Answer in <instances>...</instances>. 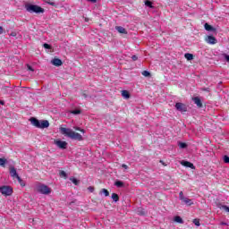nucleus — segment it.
<instances>
[{"label": "nucleus", "instance_id": "1", "mask_svg": "<svg viewBox=\"0 0 229 229\" xmlns=\"http://www.w3.org/2000/svg\"><path fill=\"white\" fill-rule=\"evenodd\" d=\"M60 131L63 135H65V137H68L69 139H72V140H83V136L81 134L72 131V129L61 127Z\"/></svg>", "mask_w": 229, "mask_h": 229}, {"label": "nucleus", "instance_id": "2", "mask_svg": "<svg viewBox=\"0 0 229 229\" xmlns=\"http://www.w3.org/2000/svg\"><path fill=\"white\" fill-rule=\"evenodd\" d=\"M25 10L29 12V13H44V8L37 4H25Z\"/></svg>", "mask_w": 229, "mask_h": 229}, {"label": "nucleus", "instance_id": "3", "mask_svg": "<svg viewBox=\"0 0 229 229\" xmlns=\"http://www.w3.org/2000/svg\"><path fill=\"white\" fill-rule=\"evenodd\" d=\"M9 173L10 175L12 176V178H13V180H18L20 185H21V187H26V183L24 182V181H22V179L21 178V176H19V174H17V169H15L14 166H10L9 168Z\"/></svg>", "mask_w": 229, "mask_h": 229}, {"label": "nucleus", "instance_id": "4", "mask_svg": "<svg viewBox=\"0 0 229 229\" xmlns=\"http://www.w3.org/2000/svg\"><path fill=\"white\" fill-rule=\"evenodd\" d=\"M36 191H38L40 194H51V189L49 187H47V185L45 184H38L36 186Z\"/></svg>", "mask_w": 229, "mask_h": 229}, {"label": "nucleus", "instance_id": "5", "mask_svg": "<svg viewBox=\"0 0 229 229\" xmlns=\"http://www.w3.org/2000/svg\"><path fill=\"white\" fill-rule=\"evenodd\" d=\"M179 199H181V201L182 203H184L185 205H187L188 207H191V205H194V203L192 202V200L185 196H183V191H180L179 193Z\"/></svg>", "mask_w": 229, "mask_h": 229}, {"label": "nucleus", "instance_id": "6", "mask_svg": "<svg viewBox=\"0 0 229 229\" xmlns=\"http://www.w3.org/2000/svg\"><path fill=\"white\" fill-rule=\"evenodd\" d=\"M0 192L4 196H12V192H13V190L10 186H2L0 187Z\"/></svg>", "mask_w": 229, "mask_h": 229}, {"label": "nucleus", "instance_id": "7", "mask_svg": "<svg viewBox=\"0 0 229 229\" xmlns=\"http://www.w3.org/2000/svg\"><path fill=\"white\" fill-rule=\"evenodd\" d=\"M54 144L55 146H58L60 149H67V142L66 141H62L60 140H55Z\"/></svg>", "mask_w": 229, "mask_h": 229}, {"label": "nucleus", "instance_id": "8", "mask_svg": "<svg viewBox=\"0 0 229 229\" xmlns=\"http://www.w3.org/2000/svg\"><path fill=\"white\" fill-rule=\"evenodd\" d=\"M175 108L178 110V112H187V106L182 103H176Z\"/></svg>", "mask_w": 229, "mask_h": 229}, {"label": "nucleus", "instance_id": "9", "mask_svg": "<svg viewBox=\"0 0 229 229\" xmlns=\"http://www.w3.org/2000/svg\"><path fill=\"white\" fill-rule=\"evenodd\" d=\"M50 63L52 64V65H55V67H60L64 64V62H62L60 58H54L51 60Z\"/></svg>", "mask_w": 229, "mask_h": 229}, {"label": "nucleus", "instance_id": "10", "mask_svg": "<svg viewBox=\"0 0 229 229\" xmlns=\"http://www.w3.org/2000/svg\"><path fill=\"white\" fill-rule=\"evenodd\" d=\"M206 42H208V44H217V39H216V37L214 36H207L206 38Z\"/></svg>", "mask_w": 229, "mask_h": 229}, {"label": "nucleus", "instance_id": "11", "mask_svg": "<svg viewBox=\"0 0 229 229\" xmlns=\"http://www.w3.org/2000/svg\"><path fill=\"white\" fill-rule=\"evenodd\" d=\"M30 123H31V124H32L33 126H35L36 128H39V126H40V121H38V119H37V118H35V117H31V118L30 119Z\"/></svg>", "mask_w": 229, "mask_h": 229}, {"label": "nucleus", "instance_id": "12", "mask_svg": "<svg viewBox=\"0 0 229 229\" xmlns=\"http://www.w3.org/2000/svg\"><path fill=\"white\" fill-rule=\"evenodd\" d=\"M181 165H184V167H190V169H196V166H194V164L189 161H182Z\"/></svg>", "mask_w": 229, "mask_h": 229}, {"label": "nucleus", "instance_id": "13", "mask_svg": "<svg viewBox=\"0 0 229 229\" xmlns=\"http://www.w3.org/2000/svg\"><path fill=\"white\" fill-rule=\"evenodd\" d=\"M39 128L44 130V128H49V121L47 120H42L39 122Z\"/></svg>", "mask_w": 229, "mask_h": 229}, {"label": "nucleus", "instance_id": "14", "mask_svg": "<svg viewBox=\"0 0 229 229\" xmlns=\"http://www.w3.org/2000/svg\"><path fill=\"white\" fill-rule=\"evenodd\" d=\"M115 30L116 31H118V33H121L122 35H128V31L123 27L116 26Z\"/></svg>", "mask_w": 229, "mask_h": 229}, {"label": "nucleus", "instance_id": "15", "mask_svg": "<svg viewBox=\"0 0 229 229\" xmlns=\"http://www.w3.org/2000/svg\"><path fill=\"white\" fill-rule=\"evenodd\" d=\"M192 99H193L195 105H197V106H198L199 108H202V107H203V103H201V99H199V97H195V98H193Z\"/></svg>", "mask_w": 229, "mask_h": 229}, {"label": "nucleus", "instance_id": "16", "mask_svg": "<svg viewBox=\"0 0 229 229\" xmlns=\"http://www.w3.org/2000/svg\"><path fill=\"white\" fill-rule=\"evenodd\" d=\"M204 28L206 30V31H213L216 32V28H214L212 25L208 24V23H205L204 24Z\"/></svg>", "mask_w": 229, "mask_h": 229}, {"label": "nucleus", "instance_id": "17", "mask_svg": "<svg viewBox=\"0 0 229 229\" xmlns=\"http://www.w3.org/2000/svg\"><path fill=\"white\" fill-rule=\"evenodd\" d=\"M217 208H224L225 212L229 213V208L226 205H222L221 203L216 204Z\"/></svg>", "mask_w": 229, "mask_h": 229}, {"label": "nucleus", "instance_id": "18", "mask_svg": "<svg viewBox=\"0 0 229 229\" xmlns=\"http://www.w3.org/2000/svg\"><path fill=\"white\" fill-rule=\"evenodd\" d=\"M122 96L125 99H130V98H131L130 92L128 90H122Z\"/></svg>", "mask_w": 229, "mask_h": 229}, {"label": "nucleus", "instance_id": "19", "mask_svg": "<svg viewBox=\"0 0 229 229\" xmlns=\"http://www.w3.org/2000/svg\"><path fill=\"white\" fill-rule=\"evenodd\" d=\"M43 47L50 52L53 51V47L47 43L43 44Z\"/></svg>", "mask_w": 229, "mask_h": 229}, {"label": "nucleus", "instance_id": "20", "mask_svg": "<svg viewBox=\"0 0 229 229\" xmlns=\"http://www.w3.org/2000/svg\"><path fill=\"white\" fill-rule=\"evenodd\" d=\"M70 181L72 182V183H74V185H80V181L74 177H71Z\"/></svg>", "mask_w": 229, "mask_h": 229}, {"label": "nucleus", "instance_id": "21", "mask_svg": "<svg viewBox=\"0 0 229 229\" xmlns=\"http://www.w3.org/2000/svg\"><path fill=\"white\" fill-rule=\"evenodd\" d=\"M145 5H147L148 8H153V2L150 0H145Z\"/></svg>", "mask_w": 229, "mask_h": 229}, {"label": "nucleus", "instance_id": "22", "mask_svg": "<svg viewBox=\"0 0 229 229\" xmlns=\"http://www.w3.org/2000/svg\"><path fill=\"white\" fill-rule=\"evenodd\" d=\"M70 114H73V115H80V114H81V110L80 109L72 110V111H70Z\"/></svg>", "mask_w": 229, "mask_h": 229}, {"label": "nucleus", "instance_id": "23", "mask_svg": "<svg viewBox=\"0 0 229 229\" xmlns=\"http://www.w3.org/2000/svg\"><path fill=\"white\" fill-rule=\"evenodd\" d=\"M175 223H180L181 225H183V219H182L180 216H175L174 217Z\"/></svg>", "mask_w": 229, "mask_h": 229}, {"label": "nucleus", "instance_id": "24", "mask_svg": "<svg viewBox=\"0 0 229 229\" xmlns=\"http://www.w3.org/2000/svg\"><path fill=\"white\" fill-rule=\"evenodd\" d=\"M0 165L1 167H4V165H6V158L0 157Z\"/></svg>", "mask_w": 229, "mask_h": 229}, {"label": "nucleus", "instance_id": "25", "mask_svg": "<svg viewBox=\"0 0 229 229\" xmlns=\"http://www.w3.org/2000/svg\"><path fill=\"white\" fill-rule=\"evenodd\" d=\"M114 185H115L116 187H124V182H121V181H116V182H114Z\"/></svg>", "mask_w": 229, "mask_h": 229}, {"label": "nucleus", "instance_id": "26", "mask_svg": "<svg viewBox=\"0 0 229 229\" xmlns=\"http://www.w3.org/2000/svg\"><path fill=\"white\" fill-rule=\"evenodd\" d=\"M100 194H105V196H110V192L106 189H102Z\"/></svg>", "mask_w": 229, "mask_h": 229}, {"label": "nucleus", "instance_id": "27", "mask_svg": "<svg viewBox=\"0 0 229 229\" xmlns=\"http://www.w3.org/2000/svg\"><path fill=\"white\" fill-rule=\"evenodd\" d=\"M112 199H114L115 202L119 201V195L116 193H113L111 196Z\"/></svg>", "mask_w": 229, "mask_h": 229}, {"label": "nucleus", "instance_id": "28", "mask_svg": "<svg viewBox=\"0 0 229 229\" xmlns=\"http://www.w3.org/2000/svg\"><path fill=\"white\" fill-rule=\"evenodd\" d=\"M178 146L181 148V149H185V148H187V143L179 142Z\"/></svg>", "mask_w": 229, "mask_h": 229}, {"label": "nucleus", "instance_id": "29", "mask_svg": "<svg viewBox=\"0 0 229 229\" xmlns=\"http://www.w3.org/2000/svg\"><path fill=\"white\" fill-rule=\"evenodd\" d=\"M192 223L194 224L195 226L201 225V224L199 223V219H198V218L193 219Z\"/></svg>", "mask_w": 229, "mask_h": 229}, {"label": "nucleus", "instance_id": "30", "mask_svg": "<svg viewBox=\"0 0 229 229\" xmlns=\"http://www.w3.org/2000/svg\"><path fill=\"white\" fill-rule=\"evenodd\" d=\"M60 176H62L63 178L67 179V173H65V171H61L60 172Z\"/></svg>", "mask_w": 229, "mask_h": 229}, {"label": "nucleus", "instance_id": "31", "mask_svg": "<svg viewBox=\"0 0 229 229\" xmlns=\"http://www.w3.org/2000/svg\"><path fill=\"white\" fill-rule=\"evenodd\" d=\"M184 58H194V55L186 53V54L184 55Z\"/></svg>", "mask_w": 229, "mask_h": 229}, {"label": "nucleus", "instance_id": "32", "mask_svg": "<svg viewBox=\"0 0 229 229\" xmlns=\"http://www.w3.org/2000/svg\"><path fill=\"white\" fill-rule=\"evenodd\" d=\"M142 74H143V76H145L146 78H148V76H151V73H149V72H148V71H143V72H142Z\"/></svg>", "mask_w": 229, "mask_h": 229}, {"label": "nucleus", "instance_id": "33", "mask_svg": "<svg viewBox=\"0 0 229 229\" xmlns=\"http://www.w3.org/2000/svg\"><path fill=\"white\" fill-rule=\"evenodd\" d=\"M138 214H139L140 216H146V212H144V210H143V209H140V208L138 209Z\"/></svg>", "mask_w": 229, "mask_h": 229}, {"label": "nucleus", "instance_id": "34", "mask_svg": "<svg viewBox=\"0 0 229 229\" xmlns=\"http://www.w3.org/2000/svg\"><path fill=\"white\" fill-rule=\"evenodd\" d=\"M47 4H50V6H56V3L52 2L51 0L47 1Z\"/></svg>", "mask_w": 229, "mask_h": 229}, {"label": "nucleus", "instance_id": "35", "mask_svg": "<svg viewBox=\"0 0 229 229\" xmlns=\"http://www.w3.org/2000/svg\"><path fill=\"white\" fill-rule=\"evenodd\" d=\"M77 131H81L82 133H85V130L80 128V127H73Z\"/></svg>", "mask_w": 229, "mask_h": 229}, {"label": "nucleus", "instance_id": "36", "mask_svg": "<svg viewBox=\"0 0 229 229\" xmlns=\"http://www.w3.org/2000/svg\"><path fill=\"white\" fill-rule=\"evenodd\" d=\"M224 162L225 164H229V157L228 156H224Z\"/></svg>", "mask_w": 229, "mask_h": 229}, {"label": "nucleus", "instance_id": "37", "mask_svg": "<svg viewBox=\"0 0 229 229\" xmlns=\"http://www.w3.org/2000/svg\"><path fill=\"white\" fill-rule=\"evenodd\" d=\"M27 69H28V71H31L32 72H33V71H35L33 69V67H31V65H30V64H27Z\"/></svg>", "mask_w": 229, "mask_h": 229}, {"label": "nucleus", "instance_id": "38", "mask_svg": "<svg viewBox=\"0 0 229 229\" xmlns=\"http://www.w3.org/2000/svg\"><path fill=\"white\" fill-rule=\"evenodd\" d=\"M88 191H89V192H94V187L89 186V187L88 188Z\"/></svg>", "mask_w": 229, "mask_h": 229}, {"label": "nucleus", "instance_id": "39", "mask_svg": "<svg viewBox=\"0 0 229 229\" xmlns=\"http://www.w3.org/2000/svg\"><path fill=\"white\" fill-rule=\"evenodd\" d=\"M223 57H224V58H229V55L224 54V55H223Z\"/></svg>", "mask_w": 229, "mask_h": 229}, {"label": "nucleus", "instance_id": "40", "mask_svg": "<svg viewBox=\"0 0 229 229\" xmlns=\"http://www.w3.org/2000/svg\"><path fill=\"white\" fill-rule=\"evenodd\" d=\"M89 3H98V0H88Z\"/></svg>", "mask_w": 229, "mask_h": 229}, {"label": "nucleus", "instance_id": "41", "mask_svg": "<svg viewBox=\"0 0 229 229\" xmlns=\"http://www.w3.org/2000/svg\"><path fill=\"white\" fill-rule=\"evenodd\" d=\"M122 167H123V169H128V166L125 164L122 165Z\"/></svg>", "mask_w": 229, "mask_h": 229}, {"label": "nucleus", "instance_id": "42", "mask_svg": "<svg viewBox=\"0 0 229 229\" xmlns=\"http://www.w3.org/2000/svg\"><path fill=\"white\" fill-rule=\"evenodd\" d=\"M0 35H3V27L0 26Z\"/></svg>", "mask_w": 229, "mask_h": 229}, {"label": "nucleus", "instance_id": "43", "mask_svg": "<svg viewBox=\"0 0 229 229\" xmlns=\"http://www.w3.org/2000/svg\"><path fill=\"white\" fill-rule=\"evenodd\" d=\"M83 98H85V99H87L88 96L86 95V93L82 94Z\"/></svg>", "mask_w": 229, "mask_h": 229}, {"label": "nucleus", "instance_id": "44", "mask_svg": "<svg viewBox=\"0 0 229 229\" xmlns=\"http://www.w3.org/2000/svg\"><path fill=\"white\" fill-rule=\"evenodd\" d=\"M0 105H4V101L0 100Z\"/></svg>", "mask_w": 229, "mask_h": 229}, {"label": "nucleus", "instance_id": "45", "mask_svg": "<svg viewBox=\"0 0 229 229\" xmlns=\"http://www.w3.org/2000/svg\"><path fill=\"white\" fill-rule=\"evenodd\" d=\"M191 60H192V58H187V62H191Z\"/></svg>", "mask_w": 229, "mask_h": 229}, {"label": "nucleus", "instance_id": "46", "mask_svg": "<svg viewBox=\"0 0 229 229\" xmlns=\"http://www.w3.org/2000/svg\"><path fill=\"white\" fill-rule=\"evenodd\" d=\"M225 62H227V64H229V58H226V59H225Z\"/></svg>", "mask_w": 229, "mask_h": 229}, {"label": "nucleus", "instance_id": "47", "mask_svg": "<svg viewBox=\"0 0 229 229\" xmlns=\"http://www.w3.org/2000/svg\"><path fill=\"white\" fill-rule=\"evenodd\" d=\"M221 225H226V223H225V222H222V223H221Z\"/></svg>", "mask_w": 229, "mask_h": 229}, {"label": "nucleus", "instance_id": "48", "mask_svg": "<svg viewBox=\"0 0 229 229\" xmlns=\"http://www.w3.org/2000/svg\"><path fill=\"white\" fill-rule=\"evenodd\" d=\"M131 58H137V55H132Z\"/></svg>", "mask_w": 229, "mask_h": 229}, {"label": "nucleus", "instance_id": "49", "mask_svg": "<svg viewBox=\"0 0 229 229\" xmlns=\"http://www.w3.org/2000/svg\"><path fill=\"white\" fill-rule=\"evenodd\" d=\"M160 163H161V164H164V161L161 160Z\"/></svg>", "mask_w": 229, "mask_h": 229}]
</instances>
